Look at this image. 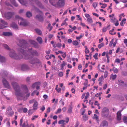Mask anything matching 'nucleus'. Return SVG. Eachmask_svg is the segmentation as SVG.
<instances>
[{"mask_svg": "<svg viewBox=\"0 0 127 127\" xmlns=\"http://www.w3.org/2000/svg\"><path fill=\"white\" fill-rule=\"evenodd\" d=\"M49 2L52 5L56 7L64 6L65 4L64 0H59L57 3H56L55 0H49Z\"/></svg>", "mask_w": 127, "mask_h": 127, "instance_id": "f257e3e1", "label": "nucleus"}, {"mask_svg": "<svg viewBox=\"0 0 127 127\" xmlns=\"http://www.w3.org/2000/svg\"><path fill=\"white\" fill-rule=\"evenodd\" d=\"M24 90L25 92L23 93L22 94L21 93L17 92L16 93V95L18 96L23 97L25 95H26L25 97H24V98L25 100L29 97L30 94L29 93H28V90L26 86H24Z\"/></svg>", "mask_w": 127, "mask_h": 127, "instance_id": "f03ea898", "label": "nucleus"}, {"mask_svg": "<svg viewBox=\"0 0 127 127\" xmlns=\"http://www.w3.org/2000/svg\"><path fill=\"white\" fill-rule=\"evenodd\" d=\"M15 18L17 21H18V23L19 24L24 26H26L29 24L27 21L18 15H16Z\"/></svg>", "mask_w": 127, "mask_h": 127, "instance_id": "7ed1b4c3", "label": "nucleus"}, {"mask_svg": "<svg viewBox=\"0 0 127 127\" xmlns=\"http://www.w3.org/2000/svg\"><path fill=\"white\" fill-rule=\"evenodd\" d=\"M109 113V111L108 108L104 107L102 110L101 114L103 116L106 117L108 115Z\"/></svg>", "mask_w": 127, "mask_h": 127, "instance_id": "20e7f679", "label": "nucleus"}, {"mask_svg": "<svg viewBox=\"0 0 127 127\" xmlns=\"http://www.w3.org/2000/svg\"><path fill=\"white\" fill-rule=\"evenodd\" d=\"M9 56L11 57L14 58L16 59H20L22 58V57H21L20 58L18 57L13 50L11 51L9 53Z\"/></svg>", "mask_w": 127, "mask_h": 127, "instance_id": "39448f33", "label": "nucleus"}, {"mask_svg": "<svg viewBox=\"0 0 127 127\" xmlns=\"http://www.w3.org/2000/svg\"><path fill=\"white\" fill-rule=\"evenodd\" d=\"M69 120V118H66V120L65 121L63 120H61L58 122V124H59L61 125V126H63L65 124V122L67 123L68 122Z\"/></svg>", "mask_w": 127, "mask_h": 127, "instance_id": "423d86ee", "label": "nucleus"}, {"mask_svg": "<svg viewBox=\"0 0 127 127\" xmlns=\"http://www.w3.org/2000/svg\"><path fill=\"white\" fill-rule=\"evenodd\" d=\"M40 15H37L35 17L36 18L40 21H42L43 20V18L42 16V13L41 12L39 11Z\"/></svg>", "mask_w": 127, "mask_h": 127, "instance_id": "0eeeda50", "label": "nucleus"}, {"mask_svg": "<svg viewBox=\"0 0 127 127\" xmlns=\"http://www.w3.org/2000/svg\"><path fill=\"white\" fill-rule=\"evenodd\" d=\"M29 62L31 64H33L36 63H38V60L33 58H29Z\"/></svg>", "mask_w": 127, "mask_h": 127, "instance_id": "6e6552de", "label": "nucleus"}, {"mask_svg": "<svg viewBox=\"0 0 127 127\" xmlns=\"http://www.w3.org/2000/svg\"><path fill=\"white\" fill-rule=\"evenodd\" d=\"M14 14L13 13L8 12L5 14V16L7 19H9L12 17Z\"/></svg>", "mask_w": 127, "mask_h": 127, "instance_id": "1a4fd4ad", "label": "nucleus"}, {"mask_svg": "<svg viewBox=\"0 0 127 127\" xmlns=\"http://www.w3.org/2000/svg\"><path fill=\"white\" fill-rule=\"evenodd\" d=\"M3 83L4 86L7 88H9L10 87L9 84L6 80L4 79L3 80Z\"/></svg>", "mask_w": 127, "mask_h": 127, "instance_id": "9d476101", "label": "nucleus"}, {"mask_svg": "<svg viewBox=\"0 0 127 127\" xmlns=\"http://www.w3.org/2000/svg\"><path fill=\"white\" fill-rule=\"evenodd\" d=\"M107 122L105 121H103L101 123L100 127H107Z\"/></svg>", "mask_w": 127, "mask_h": 127, "instance_id": "9b49d317", "label": "nucleus"}, {"mask_svg": "<svg viewBox=\"0 0 127 127\" xmlns=\"http://www.w3.org/2000/svg\"><path fill=\"white\" fill-rule=\"evenodd\" d=\"M105 66L104 65H103L101 67H100V65L99 64L98 65V68L99 69L101 72H103L104 71Z\"/></svg>", "mask_w": 127, "mask_h": 127, "instance_id": "f8f14e48", "label": "nucleus"}, {"mask_svg": "<svg viewBox=\"0 0 127 127\" xmlns=\"http://www.w3.org/2000/svg\"><path fill=\"white\" fill-rule=\"evenodd\" d=\"M38 105V102L37 101L34 103L33 106V109L34 110H36L37 109Z\"/></svg>", "mask_w": 127, "mask_h": 127, "instance_id": "ddd939ff", "label": "nucleus"}, {"mask_svg": "<svg viewBox=\"0 0 127 127\" xmlns=\"http://www.w3.org/2000/svg\"><path fill=\"white\" fill-rule=\"evenodd\" d=\"M110 25H108L106 27H105L103 28L102 29V31L103 32H105L106 31L107 29H110Z\"/></svg>", "mask_w": 127, "mask_h": 127, "instance_id": "4468645a", "label": "nucleus"}, {"mask_svg": "<svg viewBox=\"0 0 127 127\" xmlns=\"http://www.w3.org/2000/svg\"><path fill=\"white\" fill-rule=\"evenodd\" d=\"M121 111H119L117 113V118L119 120H120L121 119Z\"/></svg>", "mask_w": 127, "mask_h": 127, "instance_id": "2eb2a0df", "label": "nucleus"}, {"mask_svg": "<svg viewBox=\"0 0 127 127\" xmlns=\"http://www.w3.org/2000/svg\"><path fill=\"white\" fill-rule=\"evenodd\" d=\"M126 19L125 18H124L121 21L120 23V25L122 27L124 26V24H125L126 23Z\"/></svg>", "mask_w": 127, "mask_h": 127, "instance_id": "dca6fc26", "label": "nucleus"}, {"mask_svg": "<svg viewBox=\"0 0 127 127\" xmlns=\"http://www.w3.org/2000/svg\"><path fill=\"white\" fill-rule=\"evenodd\" d=\"M18 51L19 52H21L22 54L23 55H25V53H26L27 52H24V50L22 49V48L19 49H18Z\"/></svg>", "mask_w": 127, "mask_h": 127, "instance_id": "f3484780", "label": "nucleus"}, {"mask_svg": "<svg viewBox=\"0 0 127 127\" xmlns=\"http://www.w3.org/2000/svg\"><path fill=\"white\" fill-rule=\"evenodd\" d=\"M11 26L15 29H17L18 28L17 25L15 23L12 22L11 25Z\"/></svg>", "mask_w": 127, "mask_h": 127, "instance_id": "a211bd4d", "label": "nucleus"}, {"mask_svg": "<svg viewBox=\"0 0 127 127\" xmlns=\"http://www.w3.org/2000/svg\"><path fill=\"white\" fill-rule=\"evenodd\" d=\"M22 111H23L24 113H26L28 111V109L27 108H22L19 110V111L20 112H21Z\"/></svg>", "mask_w": 127, "mask_h": 127, "instance_id": "6ab92c4d", "label": "nucleus"}, {"mask_svg": "<svg viewBox=\"0 0 127 127\" xmlns=\"http://www.w3.org/2000/svg\"><path fill=\"white\" fill-rule=\"evenodd\" d=\"M114 29H112V30H111L109 31V34L112 35H113L116 34V32H114Z\"/></svg>", "mask_w": 127, "mask_h": 127, "instance_id": "aec40b11", "label": "nucleus"}, {"mask_svg": "<svg viewBox=\"0 0 127 127\" xmlns=\"http://www.w3.org/2000/svg\"><path fill=\"white\" fill-rule=\"evenodd\" d=\"M3 35L6 36H9L12 35V33L9 32H4Z\"/></svg>", "mask_w": 127, "mask_h": 127, "instance_id": "412c9836", "label": "nucleus"}, {"mask_svg": "<svg viewBox=\"0 0 127 127\" xmlns=\"http://www.w3.org/2000/svg\"><path fill=\"white\" fill-rule=\"evenodd\" d=\"M37 40L40 44L42 43V39L41 37H38L37 38Z\"/></svg>", "mask_w": 127, "mask_h": 127, "instance_id": "4be33fe9", "label": "nucleus"}, {"mask_svg": "<svg viewBox=\"0 0 127 127\" xmlns=\"http://www.w3.org/2000/svg\"><path fill=\"white\" fill-rule=\"evenodd\" d=\"M20 3L22 4L25 5L26 4V2L25 0H18Z\"/></svg>", "mask_w": 127, "mask_h": 127, "instance_id": "5701e85b", "label": "nucleus"}, {"mask_svg": "<svg viewBox=\"0 0 127 127\" xmlns=\"http://www.w3.org/2000/svg\"><path fill=\"white\" fill-rule=\"evenodd\" d=\"M79 44V42L77 40H75L73 41L72 42V44L73 45L75 46H77Z\"/></svg>", "mask_w": 127, "mask_h": 127, "instance_id": "b1692460", "label": "nucleus"}, {"mask_svg": "<svg viewBox=\"0 0 127 127\" xmlns=\"http://www.w3.org/2000/svg\"><path fill=\"white\" fill-rule=\"evenodd\" d=\"M84 35V34L82 33L79 36H76V39L78 40L81 38Z\"/></svg>", "mask_w": 127, "mask_h": 127, "instance_id": "393cba45", "label": "nucleus"}, {"mask_svg": "<svg viewBox=\"0 0 127 127\" xmlns=\"http://www.w3.org/2000/svg\"><path fill=\"white\" fill-rule=\"evenodd\" d=\"M12 84L14 89H15L16 87L18 88V87L17 84L15 82H13L12 83Z\"/></svg>", "mask_w": 127, "mask_h": 127, "instance_id": "a878e982", "label": "nucleus"}, {"mask_svg": "<svg viewBox=\"0 0 127 127\" xmlns=\"http://www.w3.org/2000/svg\"><path fill=\"white\" fill-rule=\"evenodd\" d=\"M65 62L64 61H63V63L61 64V69L63 70L64 67L65 65Z\"/></svg>", "mask_w": 127, "mask_h": 127, "instance_id": "bb28decb", "label": "nucleus"}, {"mask_svg": "<svg viewBox=\"0 0 127 127\" xmlns=\"http://www.w3.org/2000/svg\"><path fill=\"white\" fill-rule=\"evenodd\" d=\"M5 60V58L1 56L0 55V61L1 62H4Z\"/></svg>", "mask_w": 127, "mask_h": 127, "instance_id": "cd10ccee", "label": "nucleus"}, {"mask_svg": "<svg viewBox=\"0 0 127 127\" xmlns=\"http://www.w3.org/2000/svg\"><path fill=\"white\" fill-rule=\"evenodd\" d=\"M117 76L116 75H113V74H112L111 75V76L110 78V79H111L112 78V79L114 80L116 78Z\"/></svg>", "mask_w": 127, "mask_h": 127, "instance_id": "c85d7f7f", "label": "nucleus"}, {"mask_svg": "<svg viewBox=\"0 0 127 127\" xmlns=\"http://www.w3.org/2000/svg\"><path fill=\"white\" fill-rule=\"evenodd\" d=\"M26 15L27 17L29 18L32 16V14L30 12H28L27 13Z\"/></svg>", "mask_w": 127, "mask_h": 127, "instance_id": "c756f323", "label": "nucleus"}, {"mask_svg": "<svg viewBox=\"0 0 127 127\" xmlns=\"http://www.w3.org/2000/svg\"><path fill=\"white\" fill-rule=\"evenodd\" d=\"M51 43L54 47L55 48L57 47V44L56 43H54V41H51Z\"/></svg>", "mask_w": 127, "mask_h": 127, "instance_id": "7c9ffc66", "label": "nucleus"}, {"mask_svg": "<svg viewBox=\"0 0 127 127\" xmlns=\"http://www.w3.org/2000/svg\"><path fill=\"white\" fill-rule=\"evenodd\" d=\"M35 31L38 34L40 35L41 34V31L39 29H35Z\"/></svg>", "mask_w": 127, "mask_h": 127, "instance_id": "2f4dec72", "label": "nucleus"}, {"mask_svg": "<svg viewBox=\"0 0 127 127\" xmlns=\"http://www.w3.org/2000/svg\"><path fill=\"white\" fill-rule=\"evenodd\" d=\"M85 52L86 53H88L89 52V50L88 49L87 46H85Z\"/></svg>", "mask_w": 127, "mask_h": 127, "instance_id": "473e14b6", "label": "nucleus"}, {"mask_svg": "<svg viewBox=\"0 0 127 127\" xmlns=\"http://www.w3.org/2000/svg\"><path fill=\"white\" fill-rule=\"evenodd\" d=\"M93 119H95L97 121H98V118L96 114H94V116L93 117Z\"/></svg>", "mask_w": 127, "mask_h": 127, "instance_id": "72a5a7b5", "label": "nucleus"}, {"mask_svg": "<svg viewBox=\"0 0 127 127\" xmlns=\"http://www.w3.org/2000/svg\"><path fill=\"white\" fill-rule=\"evenodd\" d=\"M1 23L2 24L4 25H7L8 24L7 23L4 21L2 20H0Z\"/></svg>", "mask_w": 127, "mask_h": 127, "instance_id": "f704fd0d", "label": "nucleus"}, {"mask_svg": "<svg viewBox=\"0 0 127 127\" xmlns=\"http://www.w3.org/2000/svg\"><path fill=\"white\" fill-rule=\"evenodd\" d=\"M45 15L47 17L49 18H50L51 17V15L50 13L48 12L46 13H45Z\"/></svg>", "mask_w": 127, "mask_h": 127, "instance_id": "c9c22d12", "label": "nucleus"}, {"mask_svg": "<svg viewBox=\"0 0 127 127\" xmlns=\"http://www.w3.org/2000/svg\"><path fill=\"white\" fill-rule=\"evenodd\" d=\"M87 21L90 23H92L93 22L92 19L91 17L89 19H88Z\"/></svg>", "mask_w": 127, "mask_h": 127, "instance_id": "e433bc0d", "label": "nucleus"}, {"mask_svg": "<svg viewBox=\"0 0 127 127\" xmlns=\"http://www.w3.org/2000/svg\"><path fill=\"white\" fill-rule=\"evenodd\" d=\"M104 44L103 43H101L98 45V47L100 49L102 47H103L104 46Z\"/></svg>", "mask_w": 127, "mask_h": 127, "instance_id": "4c0bfd02", "label": "nucleus"}, {"mask_svg": "<svg viewBox=\"0 0 127 127\" xmlns=\"http://www.w3.org/2000/svg\"><path fill=\"white\" fill-rule=\"evenodd\" d=\"M114 41V40L113 39H112L111 41L110 42V43L109 45V46L111 47L112 46V44L113 43Z\"/></svg>", "mask_w": 127, "mask_h": 127, "instance_id": "58836bf2", "label": "nucleus"}, {"mask_svg": "<svg viewBox=\"0 0 127 127\" xmlns=\"http://www.w3.org/2000/svg\"><path fill=\"white\" fill-rule=\"evenodd\" d=\"M123 15V17H124L125 16V15H124V13H122L121 14H120L119 15V17L120 18L119 19V21H121V20L122 19V18L121 17V16Z\"/></svg>", "mask_w": 127, "mask_h": 127, "instance_id": "ea45409f", "label": "nucleus"}, {"mask_svg": "<svg viewBox=\"0 0 127 127\" xmlns=\"http://www.w3.org/2000/svg\"><path fill=\"white\" fill-rule=\"evenodd\" d=\"M38 115H34L33 116L32 118V120H35L38 117Z\"/></svg>", "mask_w": 127, "mask_h": 127, "instance_id": "a19ab883", "label": "nucleus"}, {"mask_svg": "<svg viewBox=\"0 0 127 127\" xmlns=\"http://www.w3.org/2000/svg\"><path fill=\"white\" fill-rule=\"evenodd\" d=\"M37 101L34 99L32 100H31L29 101V102L30 103H34L35 102H36Z\"/></svg>", "mask_w": 127, "mask_h": 127, "instance_id": "79ce46f5", "label": "nucleus"}, {"mask_svg": "<svg viewBox=\"0 0 127 127\" xmlns=\"http://www.w3.org/2000/svg\"><path fill=\"white\" fill-rule=\"evenodd\" d=\"M85 99H87L89 97V93H85Z\"/></svg>", "mask_w": 127, "mask_h": 127, "instance_id": "37998d69", "label": "nucleus"}, {"mask_svg": "<svg viewBox=\"0 0 127 127\" xmlns=\"http://www.w3.org/2000/svg\"><path fill=\"white\" fill-rule=\"evenodd\" d=\"M76 16L78 18V19H77V20L82 21V18H81V17L79 15H77Z\"/></svg>", "mask_w": 127, "mask_h": 127, "instance_id": "c03bdc74", "label": "nucleus"}, {"mask_svg": "<svg viewBox=\"0 0 127 127\" xmlns=\"http://www.w3.org/2000/svg\"><path fill=\"white\" fill-rule=\"evenodd\" d=\"M108 72L107 71H105L104 73V76L105 78H106L108 76Z\"/></svg>", "mask_w": 127, "mask_h": 127, "instance_id": "a18cd8bd", "label": "nucleus"}, {"mask_svg": "<svg viewBox=\"0 0 127 127\" xmlns=\"http://www.w3.org/2000/svg\"><path fill=\"white\" fill-rule=\"evenodd\" d=\"M72 108L71 107H70L69 108L68 111V113H71L72 112Z\"/></svg>", "mask_w": 127, "mask_h": 127, "instance_id": "49530a36", "label": "nucleus"}, {"mask_svg": "<svg viewBox=\"0 0 127 127\" xmlns=\"http://www.w3.org/2000/svg\"><path fill=\"white\" fill-rule=\"evenodd\" d=\"M89 104L92 106V107L93 108H94V107L93 106L94 104V102L92 101L91 100H90L89 101Z\"/></svg>", "mask_w": 127, "mask_h": 127, "instance_id": "de8ad7c7", "label": "nucleus"}, {"mask_svg": "<svg viewBox=\"0 0 127 127\" xmlns=\"http://www.w3.org/2000/svg\"><path fill=\"white\" fill-rule=\"evenodd\" d=\"M69 26L70 28L74 30H76V27L75 26H74L73 27H72V26L70 25Z\"/></svg>", "mask_w": 127, "mask_h": 127, "instance_id": "09e8293b", "label": "nucleus"}, {"mask_svg": "<svg viewBox=\"0 0 127 127\" xmlns=\"http://www.w3.org/2000/svg\"><path fill=\"white\" fill-rule=\"evenodd\" d=\"M58 75L60 77H62L63 75V72H60L58 73Z\"/></svg>", "mask_w": 127, "mask_h": 127, "instance_id": "8fccbe9b", "label": "nucleus"}, {"mask_svg": "<svg viewBox=\"0 0 127 127\" xmlns=\"http://www.w3.org/2000/svg\"><path fill=\"white\" fill-rule=\"evenodd\" d=\"M97 5V2H94L93 4V5L94 8H96Z\"/></svg>", "mask_w": 127, "mask_h": 127, "instance_id": "3c124183", "label": "nucleus"}, {"mask_svg": "<svg viewBox=\"0 0 127 127\" xmlns=\"http://www.w3.org/2000/svg\"><path fill=\"white\" fill-rule=\"evenodd\" d=\"M83 119L85 120H87L88 119V116H87L84 115L83 117Z\"/></svg>", "mask_w": 127, "mask_h": 127, "instance_id": "603ef678", "label": "nucleus"}, {"mask_svg": "<svg viewBox=\"0 0 127 127\" xmlns=\"http://www.w3.org/2000/svg\"><path fill=\"white\" fill-rule=\"evenodd\" d=\"M13 2H12V3L15 6H17L18 5L16 3L14 0H12Z\"/></svg>", "mask_w": 127, "mask_h": 127, "instance_id": "864d4df0", "label": "nucleus"}, {"mask_svg": "<svg viewBox=\"0 0 127 127\" xmlns=\"http://www.w3.org/2000/svg\"><path fill=\"white\" fill-rule=\"evenodd\" d=\"M113 70L115 73H117L118 72V69L115 67L113 68Z\"/></svg>", "mask_w": 127, "mask_h": 127, "instance_id": "5fc2aeb1", "label": "nucleus"}, {"mask_svg": "<svg viewBox=\"0 0 127 127\" xmlns=\"http://www.w3.org/2000/svg\"><path fill=\"white\" fill-rule=\"evenodd\" d=\"M67 24L66 23V20H65L64 21V22L62 24H61V26H63V25H65V26H67Z\"/></svg>", "mask_w": 127, "mask_h": 127, "instance_id": "6e6d98bb", "label": "nucleus"}, {"mask_svg": "<svg viewBox=\"0 0 127 127\" xmlns=\"http://www.w3.org/2000/svg\"><path fill=\"white\" fill-rule=\"evenodd\" d=\"M103 79V76H102L100 77L98 79V81H102Z\"/></svg>", "mask_w": 127, "mask_h": 127, "instance_id": "4d7b16f0", "label": "nucleus"}, {"mask_svg": "<svg viewBox=\"0 0 127 127\" xmlns=\"http://www.w3.org/2000/svg\"><path fill=\"white\" fill-rule=\"evenodd\" d=\"M102 6L101 7L102 8H105L107 6V5L105 3L102 4Z\"/></svg>", "mask_w": 127, "mask_h": 127, "instance_id": "13d9d810", "label": "nucleus"}, {"mask_svg": "<svg viewBox=\"0 0 127 127\" xmlns=\"http://www.w3.org/2000/svg\"><path fill=\"white\" fill-rule=\"evenodd\" d=\"M62 111V110L61 109L59 108L57 110V111L56 112V114L59 113H60Z\"/></svg>", "mask_w": 127, "mask_h": 127, "instance_id": "bf43d9fd", "label": "nucleus"}, {"mask_svg": "<svg viewBox=\"0 0 127 127\" xmlns=\"http://www.w3.org/2000/svg\"><path fill=\"white\" fill-rule=\"evenodd\" d=\"M3 46L4 48H5L6 49H9V47L6 44H3Z\"/></svg>", "mask_w": 127, "mask_h": 127, "instance_id": "052dcab7", "label": "nucleus"}, {"mask_svg": "<svg viewBox=\"0 0 127 127\" xmlns=\"http://www.w3.org/2000/svg\"><path fill=\"white\" fill-rule=\"evenodd\" d=\"M6 27H7V26H3L0 24V29H1Z\"/></svg>", "mask_w": 127, "mask_h": 127, "instance_id": "680f3d73", "label": "nucleus"}, {"mask_svg": "<svg viewBox=\"0 0 127 127\" xmlns=\"http://www.w3.org/2000/svg\"><path fill=\"white\" fill-rule=\"evenodd\" d=\"M123 120L124 122H127V117H124Z\"/></svg>", "mask_w": 127, "mask_h": 127, "instance_id": "e2e57ef3", "label": "nucleus"}, {"mask_svg": "<svg viewBox=\"0 0 127 127\" xmlns=\"http://www.w3.org/2000/svg\"><path fill=\"white\" fill-rule=\"evenodd\" d=\"M94 104L95 105H96L97 106H99V105H100V104L98 103V102L97 101H95Z\"/></svg>", "mask_w": 127, "mask_h": 127, "instance_id": "0e129e2a", "label": "nucleus"}, {"mask_svg": "<svg viewBox=\"0 0 127 127\" xmlns=\"http://www.w3.org/2000/svg\"><path fill=\"white\" fill-rule=\"evenodd\" d=\"M12 123V124H15L16 126H17V122L15 121H13Z\"/></svg>", "mask_w": 127, "mask_h": 127, "instance_id": "69168bd1", "label": "nucleus"}, {"mask_svg": "<svg viewBox=\"0 0 127 127\" xmlns=\"http://www.w3.org/2000/svg\"><path fill=\"white\" fill-rule=\"evenodd\" d=\"M97 55H98L97 53H96L94 56V58L96 59H97Z\"/></svg>", "mask_w": 127, "mask_h": 127, "instance_id": "338daca9", "label": "nucleus"}, {"mask_svg": "<svg viewBox=\"0 0 127 127\" xmlns=\"http://www.w3.org/2000/svg\"><path fill=\"white\" fill-rule=\"evenodd\" d=\"M6 126L8 127H10V123L9 121H8V122L6 123Z\"/></svg>", "mask_w": 127, "mask_h": 127, "instance_id": "774afa93", "label": "nucleus"}]
</instances>
